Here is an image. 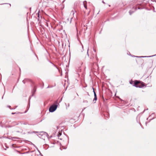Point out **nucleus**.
<instances>
[{
  "label": "nucleus",
  "mask_w": 156,
  "mask_h": 156,
  "mask_svg": "<svg viewBox=\"0 0 156 156\" xmlns=\"http://www.w3.org/2000/svg\"><path fill=\"white\" fill-rule=\"evenodd\" d=\"M135 80L134 81L131 80L130 81V83L131 84H133V86H134V83H135Z\"/></svg>",
  "instance_id": "39448f33"
},
{
  "label": "nucleus",
  "mask_w": 156,
  "mask_h": 156,
  "mask_svg": "<svg viewBox=\"0 0 156 156\" xmlns=\"http://www.w3.org/2000/svg\"><path fill=\"white\" fill-rule=\"evenodd\" d=\"M57 108V105H53L50 107L49 111L50 112H53Z\"/></svg>",
  "instance_id": "f03ea898"
},
{
  "label": "nucleus",
  "mask_w": 156,
  "mask_h": 156,
  "mask_svg": "<svg viewBox=\"0 0 156 156\" xmlns=\"http://www.w3.org/2000/svg\"><path fill=\"white\" fill-rule=\"evenodd\" d=\"M134 83V86L136 87L141 88L146 86V85L140 80H135Z\"/></svg>",
  "instance_id": "f257e3e1"
},
{
  "label": "nucleus",
  "mask_w": 156,
  "mask_h": 156,
  "mask_svg": "<svg viewBox=\"0 0 156 156\" xmlns=\"http://www.w3.org/2000/svg\"><path fill=\"white\" fill-rule=\"evenodd\" d=\"M61 135V133L60 132H59L58 134V136H60Z\"/></svg>",
  "instance_id": "0eeeda50"
},
{
  "label": "nucleus",
  "mask_w": 156,
  "mask_h": 156,
  "mask_svg": "<svg viewBox=\"0 0 156 156\" xmlns=\"http://www.w3.org/2000/svg\"><path fill=\"white\" fill-rule=\"evenodd\" d=\"M83 5L85 8L87 9V2L85 1L83 2Z\"/></svg>",
  "instance_id": "20e7f679"
},
{
  "label": "nucleus",
  "mask_w": 156,
  "mask_h": 156,
  "mask_svg": "<svg viewBox=\"0 0 156 156\" xmlns=\"http://www.w3.org/2000/svg\"><path fill=\"white\" fill-rule=\"evenodd\" d=\"M10 106H8V107H9V108L10 107Z\"/></svg>",
  "instance_id": "6e6552de"
},
{
  "label": "nucleus",
  "mask_w": 156,
  "mask_h": 156,
  "mask_svg": "<svg viewBox=\"0 0 156 156\" xmlns=\"http://www.w3.org/2000/svg\"><path fill=\"white\" fill-rule=\"evenodd\" d=\"M93 91H94V100L96 101L97 99V95H96V94L95 92L94 91V89H93Z\"/></svg>",
  "instance_id": "7ed1b4c3"
},
{
  "label": "nucleus",
  "mask_w": 156,
  "mask_h": 156,
  "mask_svg": "<svg viewBox=\"0 0 156 156\" xmlns=\"http://www.w3.org/2000/svg\"><path fill=\"white\" fill-rule=\"evenodd\" d=\"M40 12V11H39L38 13V17L39 18V13Z\"/></svg>",
  "instance_id": "423d86ee"
}]
</instances>
